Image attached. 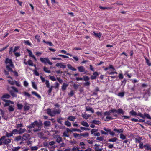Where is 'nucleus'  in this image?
<instances>
[{
  "label": "nucleus",
  "instance_id": "f8f14e48",
  "mask_svg": "<svg viewBox=\"0 0 151 151\" xmlns=\"http://www.w3.org/2000/svg\"><path fill=\"white\" fill-rule=\"evenodd\" d=\"M68 84H66L65 83H63V85L62 86V89L63 91L65 90L67 87L68 86Z\"/></svg>",
  "mask_w": 151,
  "mask_h": 151
},
{
  "label": "nucleus",
  "instance_id": "c9c22d12",
  "mask_svg": "<svg viewBox=\"0 0 151 151\" xmlns=\"http://www.w3.org/2000/svg\"><path fill=\"white\" fill-rule=\"evenodd\" d=\"M61 111L60 110H58L57 111H53V114L54 115V116H55L56 114H59L60 112Z\"/></svg>",
  "mask_w": 151,
  "mask_h": 151
},
{
  "label": "nucleus",
  "instance_id": "4c0bfd02",
  "mask_svg": "<svg viewBox=\"0 0 151 151\" xmlns=\"http://www.w3.org/2000/svg\"><path fill=\"white\" fill-rule=\"evenodd\" d=\"M27 64L31 66H33L34 65L32 61L30 60H29L27 61Z\"/></svg>",
  "mask_w": 151,
  "mask_h": 151
},
{
  "label": "nucleus",
  "instance_id": "09e8293b",
  "mask_svg": "<svg viewBox=\"0 0 151 151\" xmlns=\"http://www.w3.org/2000/svg\"><path fill=\"white\" fill-rule=\"evenodd\" d=\"M120 138L122 139V140L125 139L126 138V136L122 134H120Z\"/></svg>",
  "mask_w": 151,
  "mask_h": 151
},
{
  "label": "nucleus",
  "instance_id": "dca6fc26",
  "mask_svg": "<svg viewBox=\"0 0 151 151\" xmlns=\"http://www.w3.org/2000/svg\"><path fill=\"white\" fill-rule=\"evenodd\" d=\"M130 115H132L134 116H136L137 115V113L135 111L133 110H131L129 112Z\"/></svg>",
  "mask_w": 151,
  "mask_h": 151
},
{
  "label": "nucleus",
  "instance_id": "ea45409f",
  "mask_svg": "<svg viewBox=\"0 0 151 151\" xmlns=\"http://www.w3.org/2000/svg\"><path fill=\"white\" fill-rule=\"evenodd\" d=\"M20 148H21V147L19 146H18L17 147H15L13 148L12 149V151H17Z\"/></svg>",
  "mask_w": 151,
  "mask_h": 151
},
{
  "label": "nucleus",
  "instance_id": "4468645a",
  "mask_svg": "<svg viewBox=\"0 0 151 151\" xmlns=\"http://www.w3.org/2000/svg\"><path fill=\"white\" fill-rule=\"evenodd\" d=\"M12 62V60L11 59H9L8 58H7L6 59L5 61V63L7 65L8 63L10 64Z\"/></svg>",
  "mask_w": 151,
  "mask_h": 151
},
{
  "label": "nucleus",
  "instance_id": "13d9d810",
  "mask_svg": "<svg viewBox=\"0 0 151 151\" xmlns=\"http://www.w3.org/2000/svg\"><path fill=\"white\" fill-rule=\"evenodd\" d=\"M34 73V74L36 76H39L40 75L38 72L35 69L33 70Z\"/></svg>",
  "mask_w": 151,
  "mask_h": 151
},
{
  "label": "nucleus",
  "instance_id": "393cba45",
  "mask_svg": "<svg viewBox=\"0 0 151 151\" xmlns=\"http://www.w3.org/2000/svg\"><path fill=\"white\" fill-rule=\"evenodd\" d=\"M118 140V139L116 137H114L112 138L109 139L108 141L110 142H116Z\"/></svg>",
  "mask_w": 151,
  "mask_h": 151
},
{
  "label": "nucleus",
  "instance_id": "f03ea898",
  "mask_svg": "<svg viewBox=\"0 0 151 151\" xmlns=\"http://www.w3.org/2000/svg\"><path fill=\"white\" fill-rule=\"evenodd\" d=\"M40 60L41 62L45 64H46L47 63L50 65H51L52 64V63L50 61L48 58H40Z\"/></svg>",
  "mask_w": 151,
  "mask_h": 151
},
{
  "label": "nucleus",
  "instance_id": "b1692460",
  "mask_svg": "<svg viewBox=\"0 0 151 151\" xmlns=\"http://www.w3.org/2000/svg\"><path fill=\"white\" fill-rule=\"evenodd\" d=\"M0 111L1 112V114L2 115V117L5 120H7L8 118L7 117H4V113L3 111V110L1 109Z\"/></svg>",
  "mask_w": 151,
  "mask_h": 151
},
{
  "label": "nucleus",
  "instance_id": "37998d69",
  "mask_svg": "<svg viewBox=\"0 0 151 151\" xmlns=\"http://www.w3.org/2000/svg\"><path fill=\"white\" fill-rule=\"evenodd\" d=\"M127 80L125 78L121 82V85L124 86L126 84L127 82Z\"/></svg>",
  "mask_w": 151,
  "mask_h": 151
},
{
  "label": "nucleus",
  "instance_id": "a19ab883",
  "mask_svg": "<svg viewBox=\"0 0 151 151\" xmlns=\"http://www.w3.org/2000/svg\"><path fill=\"white\" fill-rule=\"evenodd\" d=\"M145 59L146 61V63L147 64V65L148 66H150L151 65V63L150 62L149 60L147 58H146L145 57Z\"/></svg>",
  "mask_w": 151,
  "mask_h": 151
},
{
  "label": "nucleus",
  "instance_id": "6e6552de",
  "mask_svg": "<svg viewBox=\"0 0 151 151\" xmlns=\"http://www.w3.org/2000/svg\"><path fill=\"white\" fill-rule=\"evenodd\" d=\"M113 130L117 133H122L123 132L124 129L122 128L121 129H117L116 128H115L113 129Z\"/></svg>",
  "mask_w": 151,
  "mask_h": 151
},
{
  "label": "nucleus",
  "instance_id": "f3484780",
  "mask_svg": "<svg viewBox=\"0 0 151 151\" xmlns=\"http://www.w3.org/2000/svg\"><path fill=\"white\" fill-rule=\"evenodd\" d=\"M47 113L51 117L54 116V115H53V114H51V109L49 108H48L47 109Z\"/></svg>",
  "mask_w": 151,
  "mask_h": 151
},
{
  "label": "nucleus",
  "instance_id": "8fccbe9b",
  "mask_svg": "<svg viewBox=\"0 0 151 151\" xmlns=\"http://www.w3.org/2000/svg\"><path fill=\"white\" fill-rule=\"evenodd\" d=\"M6 68L8 71H10L11 72H13V70L10 67V66L9 65H7L6 66Z\"/></svg>",
  "mask_w": 151,
  "mask_h": 151
},
{
  "label": "nucleus",
  "instance_id": "a878e982",
  "mask_svg": "<svg viewBox=\"0 0 151 151\" xmlns=\"http://www.w3.org/2000/svg\"><path fill=\"white\" fill-rule=\"evenodd\" d=\"M30 107L29 106H23V109L24 111H26L29 110L30 109Z\"/></svg>",
  "mask_w": 151,
  "mask_h": 151
},
{
  "label": "nucleus",
  "instance_id": "5701e85b",
  "mask_svg": "<svg viewBox=\"0 0 151 151\" xmlns=\"http://www.w3.org/2000/svg\"><path fill=\"white\" fill-rule=\"evenodd\" d=\"M8 109L9 112H12L14 110V109L13 106L12 105H10L9 106Z\"/></svg>",
  "mask_w": 151,
  "mask_h": 151
},
{
  "label": "nucleus",
  "instance_id": "052dcab7",
  "mask_svg": "<svg viewBox=\"0 0 151 151\" xmlns=\"http://www.w3.org/2000/svg\"><path fill=\"white\" fill-rule=\"evenodd\" d=\"M45 84L47 88H50V83H49V81L48 80H46L45 81Z\"/></svg>",
  "mask_w": 151,
  "mask_h": 151
},
{
  "label": "nucleus",
  "instance_id": "9b49d317",
  "mask_svg": "<svg viewBox=\"0 0 151 151\" xmlns=\"http://www.w3.org/2000/svg\"><path fill=\"white\" fill-rule=\"evenodd\" d=\"M144 148L146 150L151 151V147L148 144H146L144 145Z\"/></svg>",
  "mask_w": 151,
  "mask_h": 151
},
{
  "label": "nucleus",
  "instance_id": "c756f323",
  "mask_svg": "<svg viewBox=\"0 0 151 151\" xmlns=\"http://www.w3.org/2000/svg\"><path fill=\"white\" fill-rule=\"evenodd\" d=\"M43 42L44 43L50 46H52L54 45L51 42L48 41H46L45 40H43Z\"/></svg>",
  "mask_w": 151,
  "mask_h": 151
},
{
  "label": "nucleus",
  "instance_id": "49530a36",
  "mask_svg": "<svg viewBox=\"0 0 151 151\" xmlns=\"http://www.w3.org/2000/svg\"><path fill=\"white\" fill-rule=\"evenodd\" d=\"M124 92H119L118 94V96H119L122 97L124 95Z\"/></svg>",
  "mask_w": 151,
  "mask_h": 151
},
{
  "label": "nucleus",
  "instance_id": "58836bf2",
  "mask_svg": "<svg viewBox=\"0 0 151 151\" xmlns=\"http://www.w3.org/2000/svg\"><path fill=\"white\" fill-rule=\"evenodd\" d=\"M32 86L33 87V88L36 90H37V88L35 82H32Z\"/></svg>",
  "mask_w": 151,
  "mask_h": 151
},
{
  "label": "nucleus",
  "instance_id": "0eeeda50",
  "mask_svg": "<svg viewBox=\"0 0 151 151\" xmlns=\"http://www.w3.org/2000/svg\"><path fill=\"white\" fill-rule=\"evenodd\" d=\"M55 66L57 67L60 66V68H62L63 69L65 68L66 67V66L65 65L62 64L61 63H57L56 64Z\"/></svg>",
  "mask_w": 151,
  "mask_h": 151
},
{
  "label": "nucleus",
  "instance_id": "6e6d98bb",
  "mask_svg": "<svg viewBox=\"0 0 151 151\" xmlns=\"http://www.w3.org/2000/svg\"><path fill=\"white\" fill-rule=\"evenodd\" d=\"M98 129H92L91 130V134H93L95 133V132H97L98 131Z\"/></svg>",
  "mask_w": 151,
  "mask_h": 151
},
{
  "label": "nucleus",
  "instance_id": "ddd939ff",
  "mask_svg": "<svg viewBox=\"0 0 151 151\" xmlns=\"http://www.w3.org/2000/svg\"><path fill=\"white\" fill-rule=\"evenodd\" d=\"M16 106L17 108V109L20 110H22L23 107V105L21 103H17Z\"/></svg>",
  "mask_w": 151,
  "mask_h": 151
},
{
  "label": "nucleus",
  "instance_id": "bb28decb",
  "mask_svg": "<svg viewBox=\"0 0 151 151\" xmlns=\"http://www.w3.org/2000/svg\"><path fill=\"white\" fill-rule=\"evenodd\" d=\"M60 52L62 53L66 54L67 55H68L70 56H72V55L71 54H70L69 53H67L66 51L65 50H61Z\"/></svg>",
  "mask_w": 151,
  "mask_h": 151
},
{
  "label": "nucleus",
  "instance_id": "412c9836",
  "mask_svg": "<svg viewBox=\"0 0 151 151\" xmlns=\"http://www.w3.org/2000/svg\"><path fill=\"white\" fill-rule=\"evenodd\" d=\"M32 94L35 95L39 99L41 98V96H40V95L37 93L36 92L34 91H32Z\"/></svg>",
  "mask_w": 151,
  "mask_h": 151
},
{
  "label": "nucleus",
  "instance_id": "4be33fe9",
  "mask_svg": "<svg viewBox=\"0 0 151 151\" xmlns=\"http://www.w3.org/2000/svg\"><path fill=\"white\" fill-rule=\"evenodd\" d=\"M91 122L95 124L98 125L101 123V122L99 120H93L92 122Z\"/></svg>",
  "mask_w": 151,
  "mask_h": 151
},
{
  "label": "nucleus",
  "instance_id": "79ce46f5",
  "mask_svg": "<svg viewBox=\"0 0 151 151\" xmlns=\"http://www.w3.org/2000/svg\"><path fill=\"white\" fill-rule=\"evenodd\" d=\"M6 138V136H3L0 138V145L3 144L2 140L4 139V138Z\"/></svg>",
  "mask_w": 151,
  "mask_h": 151
},
{
  "label": "nucleus",
  "instance_id": "69168bd1",
  "mask_svg": "<svg viewBox=\"0 0 151 151\" xmlns=\"http://www.w3.org/2000/svg\"><path fill=\"white\" fill-rule=\"evenodd\" d=\"M139 143V148L141 149H143L144 148V145H143V143L141 142H140Z\"/></svg>",
  "mask_w": 151,
  "mask_h": 151
},
{
  "label": "nucleus",
  "instance_id": "3c124183",
  "mask_svg": "<svg viewBox=\"0 0 151 151\" xmlns=\"http://www.w3.org/2000/svg\"><path fill=\"white\" fill-rule=\"evenodd\" d=\"M104 137L101 136L99 137H98L96 138V139L97 140H99L100 141H102L104 139Z\"/></svg>",
  "mask_w": 151,
  "mask_h": 151
},
{
  "label": "nucleus",
  "instance_id": "0e129e2a",
  "mask_svg": "<svg viewBox=\"0 0 151 151\" xmlns=\"http://www.w3.org/2000/svg\"><path fill=\"white\" fill-rule=\"evenodd\" d=\"M90 83L88 81H87L86 82H85L83 83V85L85 86H89L90 85Z\"/></svg>",
  "mask_w": 151,
  "mask_h": 151
},
{
  "label": "nucleus",
  "instance_id": "a18cd8bd",
  "mask_svg": "<svg viewBox=\"0 0 151 151\" xmlns=\"http://www.w3.org/2000/svg\"><path fill=\"white\" fill-rule=\"evenodd\" d=\"M48 68L47 67H45L43 68V70L44 71H45V72L50 73H51V71L50 70H47Z\"/></svg>",
  "mask_w": 151,
  "mask_h": 151
},
{
  "label": "nucleus",
  "instance_id": "39448f33",
  "mask_svg": "<svg viewBox=\"0 0 151 151\" xmlns=\"http://www.w3.org/2000/svg\"><path fill=\"white\" fill-rule=\"evenodd\" d=\"M2 141L3 144L8 145L11 142V139L9 138L6 139L5 138H4Z\"/></svg>",
  "mask_w": 151,
  "mask_h": 151
},
{
  "label": "nucleus",
  "instance_id": "bf43d9fd",
  "mask_svg": "<svg viewBox=\"0 0 151 151\" xmlns=\"http://www.w3.org/2000/svg\"><path fill=\"white\" fill-rule=\"evenodd\" d=\"M23 127V124H22V123L20 124H17V126H16V127L17 129H18L20 127Z\"/></svg>",
  "mask_w": 151,
  "mask_h": 151
},
{
  "label": "nucleus",
  "instance_id": "680f3d73",
  "mask_svg": "<svg viewBox=\"0 0 151 151\" xmlns=\"http://www.w3.org/2000/svg\"><path fill=\"white\" fill-rule=\"evenodd\" d=\"M118 77L119 79H123L124 78V76L122 73H119L118 75Z\"/></svg>",
  "mask_w": 151,
  "mask_h": 151
},
{
  "label": "nucleus",
  "instance_id": "774afa93",
  "mask_svg": "<svg viewBox=\"0 0 151 151\" xmlns=\"http://www.w3.org/2000/svg\"><path fill=\"white\" fill-rule=\"evenodd\" d=\"M144 123L145 124H147L150 125H151V122H150L149 120H147V122H144Z\"/></svg>",
  "mask_w": 151,
  "mask_h": 151
},
{
  "label": "nucleus",
  "instance_id": "c85d7f7f",
  "mask_svg": "<svg viewBox=\"0 0 151 151\" xmlns=\"http://www.w3.org/2000/svg\"><path fill=\"white\" fill-rule=\"evenodd\" d=\"M26 50L29 53V56L32 58L34 57V55H33L32 52L30 50L28 49H27Z\"/></svg>",
  "mask_w": 151,
  "mask_h": 151
},
{
  "label": "nucleus",
  "instance_id": "4d7b16f0",
  "mask_svg": "<svg viewBox=\"0 0 151 151\" xmlns=\"http://www.w3.org/2000/svg\"><path fill=\"white\" fill-rule=\"evenodd\" d=\"M39 122V128H41L42 127V125L43 124L42 123V122L41 120H40Z\"/></svg>",
  "mask_w": 151,
  "mask_h": 151
},
{
  "label": "nucleus",
  "instance_id": "c03bdc74",
  "mask_svg": "<svg viewBox=\"0 0 151 151\" xmlns=\"http://www.w3.org/2000/svg\"><path fill=\"white\" fill-rule=\"evenodd\" d=\"M6 136V137H10L13 136V133H12V132L10 133L6 132V136Z\"/></svg>",
  "mask_w": 151,
  "mask_h": 151
},
{
  "label": "nucleus",
  "instance_id": "473e14b6",
  "mask_svg": "<svg viewBox=\"0 0 151 151\" xmlns=\"http://www.w3.org/2000/svg\"><path fill=\"white\" fill-rule=\"evenodd\" d=\"M93 33L95 36L96 37H98L100 38L101 37V35L100 33H96L95 32H93Z\"/></svg>",
  "mask_w": 151,
  "mask_h": 151
},
{
  "label": "nucleus",
  "instance_id": "e433bc0d",
  "mask_svg": "<svg viewBox=\"0 0 151 151\" xmlns=\"http://www.w3.org/2000/svg\"><path fill=\"white\" fill-rule=\"evenodd\" d=\"M12 132L13 133V134H15L17 133H18L19 134V130H18L16 129H14L12 130Z\"/></svg>",
  "mask_w": 151,
  "mask_h": 151
},
{
  "label": "nucleus",
  "instance_id": "cd10ccee",
  "mask_svg": "<svg viewBox=\"0 0 151 151\" xmlns=\"http://www.w3.org/2000/svg\"><path fill=\"white\" fill-rule=\"evenodd\" d=\"M81 124L85 127H89V125L86 122L82 121L81 123Z\"/></svg>",
  "mask_w": 151,
  "mask_h": 151
},
{
  "label": "nucleus",
  "instance_id": "5fc2aeb1",
  "mask_svg": "<svg viewBox=\"0 0 151 151\" xmlns=\"http://www.w3.org/2000/svg\"><path fill=\"white\" fill-rule=\"evenodd\" d=\"M62 138L61 137H58L56 140V141L58 143H60V142H62Z\"/></svg>",
  "mask_w": 151,
  "mask_h": 151
},
{
  "label": "nucleus",
  "instance_id": "72a5a7b5",
  "mask_svg": "<svg viewBox=\"0 0 151 151\" xmlns=\"http://www.w3.org/2000/svg\"><path fill=\"white\" fill-rule=\"evenodd\" d=\"M65 124L68 127H70L71 126V123L68 121H65Z\"/></svg>",
  "mask_w": 151,
  "mask_h": 151
},
{
  "label": "nucleus",
  "instance_id": "2f4dec72",
  "mask_svg": "<svg viewBox=\"0 0 151 151\" xmlns=\"http://www.w3.org/2000/svg\"><path fill=\"white\" fill-rule=\"evenodd\" d=\"M68 119L70 121H74L75 119H76V118L74 116H70L68 118Z\"/></svg>",
  "mask_w": 151,
  "mask_h": 151
},
{
  "label": "nucleus",
  "instance_id": "f257e3e1",
  "mask_svg": "<svg viewBox=\"0 0 151 151\" xmlns=\"http://www.w3.org/2000/svg\"><path fill=\"white\" fill-rule=\"evenodd\" d=\"M116 113L119 114H121L122 115H123L124 114V111L121 108H119L118 110H116L115 109H112L111 110L108 111H106L104 113V115L105 116L106 115L109 116L111 113Z\"/></svg>",
  "mask_w": 151,
  "mask_h": 151
},
{
  "label": "nucleus",
  "instance_id": "e2e57ef3",
  "mask_svg": "<svg viewBox=\"0 0 151 151\" xmlns=\"http://www.w3.org/2000/svg\"><path fill=\"white\" fill-rule=\"evenodd\" d=\"M103 129L104 130H105V131H106L107 132L106 133H107L108 132H110L111 130V129H109L108 128H106L105 127H104L103 128Z\"/></svg>",
  "mask_w": 151,
  "mask_h": 151
},
{
  "label": "nucleus",
  "instance_id": "7c9ffc66",
  "mask_svg": "<svg viewBox=\"0 0 151 151\" xmlns=\"http://www.w3.org/2000/svg\"><path fill=\"white\" fill-rule=\"evenodd\" d=\"M6 100H7L4 99L3 100V101L4 102H6V103L4 104V107H6L7 106H9L10 105V103L8 101H6Z\"/></svg>",
  "mask_w": 151,
  "mask_h": 151
},
{
  "label": "nucleus",
  "instance_id": "7ed1b4c3",
  "mask_svg": "<svg viewBox=\"0 0 151 151\" xmlns=\"http://www.w3.org/2000/svg\"><path fill=\"white\" fill-rule=\"evenodd\" d=\"M100 74V72H95L93 74V75L90 78L91 80L96 79L97 78V76L99 75Z\"/></svg>",
  "mask_w": 151,
  "mask_h": 151
},
{
  "label": "nucleus",
  "instance_id": "603ef678",
  "mask_svg": "<svg viewBox=\"0 0 151 151\" xmlns=\"http://www.w3.org/2000/svg\"><path fill=\"white\" fill-rule=\"evenodd\" d=\"M99 8L103 10H105V9H110L109 7H102L101 6H99Z\"/></svg>",
  "mask_w": 151,
  "mask_h": 151
},
{
  "label": "nucleus",
  "instance_id": "a211bd4d",
  "mask_svg": "<svg viewBox=\"0 0 151 151\" xmlns=\"http://www.w3.org/2000/svg\"><path fill=\"white\" fill-rule=\"evenodd\" d=\"M145 117H146L147 118L149 119H151V117L149 114L146 113H144L143 119H145Z\"/></svg>",
  "mask_w": 151,
  "mask_h": 151
},
{
  "label": "nucleus",
  "instance_id": "6ab92c4d",
  "mask_svg": "<svg viewBox=\"0 0 151 151\" xmlns=\"http://www.w3.org/2000/svg\"><path fill=\"white\" fill-rule=\"evenodd\" d=\"M26 131V129H22L21 128H20L19 130V134H22L24 133Z\"/></svg>",
  "mask_w": 151,
  "mask_h": 151
},
{
  "label": "nucleus",
  "instance_id": "f704fd0d",
  "mask_svg": "<svg viewBox=\"0 0 151 151\" xmlns=\"http://www.w3.org/2000/svg\"><path fill=\"white\" fill-rule=\"evenodd\" d=\"M82 117L85 119H88L91 116L90 115H87V114H82Z\"/></svg>",
  "mask_w": 151,
  "mask_h": 151
},
{
  "label": "nucleus",
  "instance_id": "aec40b11",
  "mask_svg": "<svg viewBox=\"0 0 151 151\" xmlns=\"http://www.w3.org/2000/svg\"><path fill=\"white\" fill-rule=\"evenodd\" d=\"M35 123H34V122H33L30 125L27 126V128H28L29 129H30L32 128H34L35 127Z\"/></svg>",
  "mask_w": 151,
  "mask_h": 151
},
{
  "label": "nucleus",
  "instance_id": "1a4fd4ad",
  "mask_svg": "<svg viewBox=\"0 0 151 151\" xmlns=\"http://www.w3.org/2000/svg\"><path fill=\"white\" fill-rule=\"evenodd\" d=\"M43 124L44 125V127L45 128L46 127L50 126L51 125V122L50 121H45L44 122Z\"/></svg>",
  "mask_w": 151,
  "mask_h": 151
},
{
  "label": "nucleus",
  "instance_id": "338daca9",
  "mask_svg": "<svg viewBox=\"0 0 151 151\" xmlns=\"http://www.w3.org/2000/svg\"><path fill=\"white\" fill-rule=\"evenodd\" d=\"M95 151H102L103 150V148H101L100 149H99L98 147H95L94 148Z\"/></svg>",
  "mask_w": 151,
  "mask_h": 151
},
{
  "label": "nucleus",
  "instance_id": "423d86ee",
  "mask_svg": "<svg viewBox=\"0 0 151 151\" xmlns=\"http://www.w3.org/2000/svg\"><path fill=\"white\" fill-rule=\"evenodd\" d=\"M11 97V96L9 94H6L3 95L1 97V99L3 101V100L5 99H9Z\"/></svg>",
  "mask_w": 151,
  "mask_h": 151
},
{
  "label": "nucleus",
  "instance_id": "2eb2a0df",
  "mask_svg": "<svg viewBox=\"0 0 151 151\" xmlns=\"http://www.w3.org/2000/svg\"><path fill=\"white\" fill-rule=\"evenodd\" d=\"M22 136L20 135H19V136L15 137L14 139V141L18 142L20 140H22Z\"/></svg>",
  "mask_w": 151,
  "mask_h": 151
},
{
  "label": "nucleus",
  "instance_id": "de8ad7c7",
  "mask_svg": "<svg viewBox=\"0 0 151 151\" xmlns=\"http://www.w3.org/2000/svg\"><path fill=\"white\" fill-rule=\"evenodd\" d=\"M83 80L86 81H88L89 80V78L87 76H83Z\"/></svg>",
  "mask_w": 151,
  "mask_h": 151
},
{
  "label": "nucleus",
  "instance_id": "9d476101",
  "mask_svg": "<svg viewBox=\"0 0 151 151\" xmlns=\"http://www.w3.org/2000/svg\"><path fill=\"white\" fill-rule=\"evenodd\" d=\"M78 71L80 72H83L85 71V68L83 66H80L77 67Z\"/></svg>",
  "mask_w": 151,
  "mask_h": 151
},
{
  "label": "nucleus",
  "instance_id": "864d4df0",
  "mask_svg": "<svg viewBox=\"0 0 151 151\" xmlns=\"http://www.w3.org/2000/svg\"><path fill=\"white\" fill-rule=\"evenodd\" d=\"M71 129V131H72L71 132H73V131H76L79 132H82L81 131V130H80L79 129H78L72 128Z\"/></svg>",
  "mask_w": 151,
  "mask_h": 151
},
{
  "label": "nucleus",
  "instance_id": "20e7f679",
  "mask_svg": "<svg viewBox=\"0 0 151 151\" xmlns=\"http://www.w3.org/2000/svg\"><path fill=\"white\" fill-rule=\"evenodd\" d=\"M30 136V134L27 133L24 134L23 135L22 137V140L24 141L28 140L29 139Z\"/></svg>",
  "mask_w": 151,
  "mask_h": 151
}]
</instances>
